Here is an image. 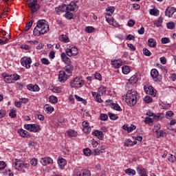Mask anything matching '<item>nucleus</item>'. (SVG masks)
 Wrapping results in <instances>:
<instances>
[{"label": "nucleus", "instance_id": "1", "mask_svg": "<svg viewBox=\"0 0 176 176\" xmlns=\"http://www.w3.org/2000/svg\"><path fill=\"white\" fill-rule=\"evenodd\" d=\"M137 91L131 89L126 92V102L129 107H134L137 104Z\"/></svg>", "mask_w": 176, "mask_h": 176}, {"label": "nucleus", "instance_id": "2", "mask_svg": "<svg viewBox=\"0 0 176 176\" xmlns=\"http://www.w3.org/2000/svg\"><path fill=\"white\" fill-rule=\"evenodd\" d=\"M37 28H40L42 35H45V34L49 32V25H47L46 20H38L37 21Z\"/></svg>", "mask_w": 176, "mask_h": 176}, {"label": "nucleus", "instance_id": "3", "mask_svg": "<svg viewBox=\"0 0 176 176\" xmlns=\"http://www.w3.org/2000/svg\"><path fill=\"white\" fill-rule=\"evenodd\" d=\"M36 2H38V0L28 1V6L30 8L32 14H34V13L39 10V5H38Z\"/></svg>", "mask_w": 176, "mask_h": 176}, {"label": "nucleus", "instance_id": "4", "mask_svg": "<svg viewBox=\"0 0 176 176\" xmlns=\"http://www.w3.org/2000/svg\"><path fill=\"white\" fill-rule=\"evenodd\" d=\"M24 127L31 133H38L41 131V126L36 124H26L24 125Z\"/></svg>", "mask_w": 176, "mask_h": 176}, {"label": "nucleus", "instance_id": "5", "mask_svg": "<svg viewBox=\"0 0 176 176\" xmlns=\"http://www.w3.org/2000/svg\"><path fill=\"white\" fill-rule=\"evenodd\" d=\"M83 80L80 77H76L73 80H72L70 85L72 87H82L84 85Z\"/></svg>", "mask_w": 176, "mask_h": 176}, {"label": "nucleus", "instance_id": "6", "mask_svg": "<svg viewBox=\"0 0 176 176\" xmlns=\"http://www.w3.org/2000/svg\"><path fill=\"white\" fill-rule=\"evenodd\" d=\"M32 63V59L31 58L25 56L21 59V64L22 67H25L27 69L31 68V64Z\"/></svg>", "mask_w": 176, "mask_h": 176}, {"label": "nucleus", "instance_id": "7", "mask_svg": "<svg viewBox=\"0 0 176 176\" xmlns=\"http://www.w3.org/2000/svg\"><path fill=\"white\" fill-rule=\"evenodd\" d=\"M66 54L69 57H72V56H78L79 52L78 51V48L76 47L67 46L65 50Z\"/></svg>", "mask_w": 176, "mask_h": 176}, {"label": "nucleus", "instance_id": "8", "mask_svg": "<svg viewBox=\"0 0 176 176\" xmlns=\"http://www.w3.org/2000/svg\"><path fill=\"white\" fill-rule=\"evenodd\" d=\"M14 167L16 170H18L19 171H21L23 168H28V167H30V164H24L22 161H19L16 160Z\"/></svg>", "mask_w": 176, "mask_h": 176}, {"label": "nucleus", "instance_id": "9", "mask_svg": "<svg viewBox=\"0 0 176 176\" xmlns=\"http://www.w3.org/2000/svg\"><path fill=\"white\" fill-rule=\"evenodd\" d=\"M69 78H70L69 74H67V73H65V72L64 70H61L59 72L58 80L61 83L65 82V81L67 79H69Z\"/></svg>", "mask_w": 176, "mask_h": 176}, {"label": "nucleus", "instance_id": "10", "mask_svg": "<svg viewBox=\"0 0 176 176\" xmlns=\"http://www.w3.org/2000/svg\"><path fill=\"white\" fill-rule=\"evenodd\" d=\"M109 101L110 105H111V108L113 109H115V111H118V112H122V108L118 104L113 103V101L112 100H107L105 101V105L106 107H108L109 104H108V102Z\"/></svg>", "mask_w": 176, "mask_h": 176}, {"label": "nucleus", "instance_id": "11", "mask_svg": "<svg viewBox=\"0 0 176 176\" xmlns=\"http://www.w3.org/2000/svg\"><path fill=\"white\" fill-rule=\"evenodd\" d=\"M144 90L146 94H149L150 96H156V92H155V89L151 85H145Z\"/></svg>", "mask_w": 176, "mask_h": 176}, {"label": "nucleus", "instance_id": "12", "mask_svg": "<svg viewBox=\"0 0 176 176\" xmlns=\"http://www.w3.org/2000/svg\"><path fill=\"white\" fill-rule=\"evenodd\" d=\"M106 21H107L110 25H113V27H116V28L120 27L119 22H117L116 20L112 17L106 16Z\"/></svg>", "mask_w": 176, "mask_h": 176}, {"label": "nucleus", "instance_id": "13", "mask_svg": "<svg viewBox=\"0 0 176 176\" xmlns=\"http://www.w3.org/2000/svg\"><path fill=\"white\" fill-rule=\"evenodd\" d=\"M176 12V8L175 7H167L166 11H165V14L168 17H173V15L174 13Z\"/></svg>", "mask_w": 176, "mask_h": 176}, {"label": "nucleus", "instance_id": "14", "mask_svg": "<svg viewBox=\"0 0 176 176\" xmlns=\"http://www.w3.org/2000/svg\"><path fill=\"white\" fill-rule=\"evenodd\" d=\"M18 133L21 135V137H23V138H31V134L28 131H27L23 129H19Z\"/></svg>", "mask_w": 176, "mask_h": 176}, {"label": "nucleus", "instance_id": "15", "mask_svg": "<svg viewBox=\"0 0 176 176\" xmlns=\"http://www.w3.org/2000/svg\"><path fill=\"white\" fill-rule=\"evenodd\" d=\"M151 76L154 79L155 82H159V72L156 69H153L151 71Z\"/></svg>", "mask_w": 176, "mask_h": 176}, {"label": "nucleus", "instance_id": "16", "mask_svg": "<svg viewBox=\"0 0 176 176\" xmlns=\"http://www.w3.org/2000/svg\"><path fill=\"white\" fill-rule=\"evenodd\" d=\"M28 90H30V91H39L41 90V88H39V86L38 85H33L32 84H29L27 85Z\"/></svg>", "mask_w": 176, "mask_h": 176}, {"label": "nucleus", "instance_id": "17", "mask_svg": "<svg viewBox=\"0 0 176 176\" xmlns=\"http://www.w3.org/2000/svg\"><path fill=\"white\" fill-rule=\"evenodd\" d=\"M41 163L43 166H46L47 164H53V160L50 157L41 158Z\"/></svg>", "mask_w": 176, "mask_h": 176}, {"label": "nucleus", "instance_id": "18", "mask_svg": "<svg viewBox=\"0 0 176 176\" xmlns=\"http://www.w3.org/2000/svg\"><path fill=\"white\" fill-rule=\"evenodd\" d=\"M106 11L107 12L105 14V19H107V17H112L111 16L115 12V7H108L106 8Z\"/></svg>", "mask_w": 176, "mask_h": 176}, {"label": "nucleus", "instance_id": "19", "mask_svg": "<svg viewBox=\"0 0 176 176\" xmlns=\"http://www.w3.org/2000/svg\"><path fill=\"white\" fill-rule=\"evenodd\" d=\"M72 71H74V66L72 65H67L64 67V72L67 75H69V76H71Z\"/></svg>", "mask_w": 176, "mask_h": 176}, {"label": "nucleus", "instance_id": "20", "mask_svg": "<svg viewBox=\"0 0 176 176\" xmlns=\"http://www.w3.org/2000/svg\"><path fill=\"white\" fill-rule=\"evenodd\" d=\"M92 135H95V137H97L101 141L104 140V133H102V131L96 130L94 132H92Z\"/></svg>", "mask_w": 176, "mask_h": 176}, {"label": "nucleus", "instance_id": "21", "mask_svg": "<svg viewBox=\"0 0 176 176\" xmlns=\"http://www.w3.org/2000/svg\"><path fill=\"white\" fill-rule=\"evenodd\" d=\"M76 9H78V5L74 2H72L70 3V5L67 6V10H69V12H74Z\"/></svg>", "mask_w": 176, "mask_h": 176}, {"label": "nucleus", "instance_id": "22", "mask_svg": "<svg viewBox=\"0 0 176 176\" xmlns=\"http://www.w3.org/2000/svg\"><path fill=\"white\" fill-rule=\"evenodd\" d=\"M3 80L6 83H13V78H12V75L9 76V74H3Z\"/></svg>", "mask_w": 176, "mask_h": 176}, {"label": "nucleus", "instance_id": "23", "mask_svg": "<svg viewBox=\"0 0 176 176\" xmlns=\"http://www.w3.org/2000/svg\"><path fill=\"white\" fill-rule=\"evenodd\" d=\"M55 12L60 13V12H67V5L64 4L55 8Z\"/></svg>", "mask_w": 176, "mask_h": 176}, {"label": "nucleus", "instance_id": "24", "mask_svg": "<svg viewBox=\"0 0 176 176\" xmlns=\"http://www.w3.org/2000/svg\"><path fill=\"white\" fill-rule=\"evenodd\" d=\"M93 97H94L95 101L97 102H102V100L101 99V95L98 94L97 92H91Z\"/></svg>", "mask_w": 176, "mask_h": 176}, {"label": "nucleus", "instance_id": "25", "mask_svg": "<svg viewBox=\"0 0 176 176\" xmlns=\"http://www.w3.org/2000/svg\"><path fill=\"white\" fill-rule=\"evenodd\" d=\"M58 164L60 168H64V167H65V166L67 165V161L64 158H60L58 160Z\"/></svg>", "mask_w": 176, "mask_h": 176}, {"label": "nucleus", "instance_id": "26", "mask_svg": "<svg viewBox=\"0 0 176 176\" xmlns=\"http://www.w3.org/2000/svg\"><path fill=\"white\" fill-rule=\"evenodd\" d=\"M137 172L140 176H148V173H146V170L144 168H137Z\"/></svg>", "mask_w": 176, "mask_h": 176}, {"label": "nucleus", "instance_id": "27", "mask_svg": "<svg viewBox=\"0 0 176 176\" xmlns=\"http://www.w3.org/2000/svg\"><path fill=\"white\" fill-rule=\"evenodd\" d=\"M33 34L34 36H41V35H42V32L41 31V28H38V24L34 29Z\"/></svg>", "mask_w": 176, "mask_h": 176}, {"label": "nucleus", "instance_id": "28", "mask_svg": "<svg viewBox=\"0 0 176 176\" xmlns=\"http://www.w3.org/2000/svg\"><path fill=\"white\" fill-rule=\"evenodd\" d=\"M111 65L116 69L120 68V67H122V63L119 62L118 60H111Z\"/></svg>", "mask_w": 176, "mask_h": 176}, {"label": "nucleus", "instance_id": "29", "mask_svg": "<svg viewBox=\"0 0 176 176\" xmlns=\"http://www.w3.org/2000/svg\"><path fill=\"white\" fill-rule=\"evenodd\" d=\"M59 41H61L65 43H68V42H69V38H68V36L65 34H62L59 36Z\"/></svg>", "mask_w": 176, "mask_h": 176}, {"label": "nucleus", "instance_id": "30", "mask_svg": "<svg viewBox=\"0 0 176 176\" xmlns=\"http://www.w3.org/2000/svg\"><path fill=\"white\" fill-rule=\"evenodd\" d=\"M147 45H148V46H149V47H155V46H156V40H155L153 38H149L148 40Z\"/></svg>", "mask_w": 176, "mask_h": 176}, {"label": "nucleus", "instance_id": "31", "mask_svg": "<svg viewBox=\"0 0 176 176\" xmlns=\"http://www.w3.org/2000/svg\"><path fill=\"white\" fill-rule=\"evenodd\" d=\"M125 173H126L127 175H129V176H134L135 175L136 172H135V170L129 168L125 170Z\"/></svg>", "mask_w": 176, "mask_h": 176}, {"label": "nucleus", "instance_id": "32", "mask_svg": "<svg viewBox=\"0 0 176 176\" xmlns=\"http://www.w3.org/2000/svg\"><path fill=\"white\" fill-rule=\"evenodd\" d=\"M154 24L156 27H162V24H163V17H159L157 20L154 22Z\"/></svg>", "mask_w": 176, "mask_h": 176}, {"label": "nucleus", "instance_id": "33", "mask_svg": "<svg viewBox=\"0 0 176 176\" xmlns=\"http://www.w3.org/2000/svg\"><path fill=\"white\" fill-rule=\"evenodd\" d=\"M98 94H100V96H105V94H107V87H100L98 89Z\"/></svg>", "mask_w": 176, "mask_h": 176}, {"label": "nucleus", "instance_id": "34", "mask_svg": "<svg viewBox=\"0 0 176 176\" xmlns=\"http://www.w3.org/2000/svg\"><path fill=\"white\" fill-rule=\"evenodd\" d=\"M138 81V78H137L135 76H132L129 79V82L131 85H135V83H137Z\"/></svg>", "mask_w": 176, "mask_h": 176}, {"label": "nucleus", "instance_id": "35", "mask_svg": "<svg viewBox=\"0 0 176 176\" xmlns=\"http://www.w3.org/2000/svg\"><path fill=\"white\" fill-rule=\"evenodd\" d=\"M108 115H109V119H111V120H118V119H119V116H118L117 114L109 112Z\"/></svg>", "mask_w": 176, "mask_h": 176}, {"label": "nucleus", "instance_id": "36", "mask_svg": "<svg viewBox=\"0 0 176 176\" xmlns=\"http://www.w3.org/2000/svg\"><path fill=\"white\" fill-rule=\"evenodd\" d=\"M163 118H164V113H157V115H154L153 119L154 120H160V119H163Z\"/></svg>", "mask_w": 176, "mask_h": 176}, {"label": "nucleus", "instance_id": "37", "mask_svg": "<svg viewBox=\"0 0 176 176\" xmlns=\"http://www.w3.org/2000/svg\"><path fill=\"white\" fill-rule=\"evenodd\" d=\"M122 74H124V75H127L130 72V67L127 65L123 66L122 67Z\"/></svg>", "mask_w": 176, "mask_h": 176}, {"label": "nucleus", "instance_id": "38", "mask_svg": "<svg viewBox=\"0 0 176 176\" xmlns=\"http://www.w3.org/2000/svg\"><path fill=\"white\" fill-rule=\"evenodd\" d=\"M44 109L45 111H46V112H50V113H52V112L54 111V108L53 107L49 106V104H45L44 107Z\"/></svg>", "mask_w": 176, "mask_h": 176}, {"label": "nucleus", "instance_id": "39", "mask_svg": "<svg viewBox=\"0 0 176 176\" xmlns=\"http://www.w3.org/2000/svg\"><path fill=\"white\" fill-rule=\"evenodd\" d=\"M168 162H170V163H175L176 161V157L174 155L169 154L168 157Z\"/></svg>", "mask_w": 176, "mask_h": 176}, {"label": "nucleus", "instance_id": "40", "mask_svg": "<svg viewBox=\"0 0 176 176\" xmlns=\"http://www.w3.org/2000/svg\"><path fill=\"white\" fill-rule=\"evenodd\" d=\"M159 10L157 9H151L150 10V14H151L152 16H159Z\"/></svg>", "mask_w": 176, "mask_h": 176}, {"label": "nucleus", "instance_id": "41", "mask_svg": "<svg viewBox=\"0 0 176 176\" xmlns=\"http://www.w3.org/2000/svg\"><path fill=\"white\" fill-rule=\"evenodd\" d=\"M168 30H174L175 28V23L174 22H169L166 23Z\"/></svg>", "mask_w": 176, "mask_h": 176}, {"label": "nucleus", "instance_id": "42", "mask_svg": "<svg viewBox=\"0 0 176 176\" xmlns=\"http://www.w3.org/2000/svg\"><path fill=\"white\" fill-rule=\"evenodd\" d=\"M50 102H51L52 104H57V102H58V100L57 99V97L51 96H50Z\"/></svg>", "mask_w": 176, "mask_h": 176}, {"label": "nucleus", "instance_id": "43", "mask_svg": "<svg viewBox=\"0 0 176 176\" xmlns=\"http://www.w3.org/2000/svg\"><path fill=\"white\" fill-rule=\"evenodd\" d=\"M65 17L67 19V20H72V19H74V14L67 11L65 14Z\"/></svg>", "mask_w": 176, "mask_h": 176}, {"label": "nucleus", "instance_id": "44", "mask_svg": "<svg viewBox=\"0 0 176 176\" xmlns=\"http://www.w3.org/2000/svg\"><path fill=\"white\" fill-rule=\"evenodd\" d=\"M76 100H77V101H80L82 102V104H84V105H86L87 104V102L86 101V100L82 99V98H80L79 96L78 95H75L74 96Z\"/></svg>", "mask_w": 176, "mask_h": 176}, {"label": "nucleus", "instance_id": "45", "mask_svg": "<svg viewBox=\"0 0 176 176\" xmlns=\"http://www.w3.org/2000/svg\"><path fill=\"white\" fill-rule=\"evenodd\" d=\"M173 116H174V112L173 111H168L166 113V119H172Z\"/></svg>", "mask_w": 176, "mask_h": 176}, {"label": "nucleus", "instance_id": "46", "mask_svg": "<svg viewBox=\"0 0 176 176\" xmlns=\"http://www.w3.org/2000/svg\"><path fill=\"white\" fill-rule=\"evenodd\" d=\"M143 54H144V56H146L147 57H151V56L152 55L151 51H149V50L146 48L143 49Z\"/></svg>", "mask_w": 176, "mask_h": 176}, {"label": "nucleus", "instance_id": "47", "mask_svg": "<svg viewBox=\"0 0 176 176\" xmlns=\"http://www.w3.org/2000/svg\"><path fill=\"white\" fill-rule=\"evenodd\" d=\"M152 97L149 96H146L144 98V102H146V104H149L151 102H152Z\"/></svg>", "mask_w": 176, "mask_h": 176}, {"label": "nucleus", "instance_id": "48", "mask_svg": "<svg viewBox=\"0 0 176 176\" xmlns=\"http://www.w3.org/2000/svg\"><path fill=\"white\" fill-rule=\"evenodd\" d=\"M155 133L157 134V138H160V137H163L165 134L164 131H155Z\"/></svg>", "mask_w": 176, "mask_h": 176}, {"label": "nucleus", "instance_id": "49", "mask_svg": "<svg viewBox=\"0 0 176 176\" xmlns=\"http://www.w3.org/2000/svg\"><path fill=\"white\" fill-rule=\"evenodd\" d=\"M16 116H17V114H16V110L11 109L9 113V117L13 118H16Z\"/></svg>", "mask_w": 176, "mask_h": 176}, {"label": "nucleus", "instance_id": "50", "mask_svg": "<svg viewBox=\"0 0 176 176\" xmlns=\"http://www.w3.org/2000/svg\"><path fill=\"white\" fill-rule=\"evenodd\" d=\"M41 61L42 64H44V65H50V61H49V59L46 58H43L41 59Z\"/></svg>", "mask_w": 176, "mask_h": 176}, {"label": "nucleus", "instance_id": "51", "mask_svg": "<svg viewBox=\"0 0 176 176\" xmlns=\"http://www.w3.org/2000/svg\"><path fill=\"white\" fill-rule=\"evenodd\" d=\"M68 134L70 137H76V135H78V132L74 130H69L68 131Z\"/></svg>", "mask_w": 176, "mask_h": 176}, {"label": "nucleus", "instance_id": "52", "mask_svg": "<svg viewBox=\"0 0 176 176\" xmlns=\"http://www.w3.org/2000/svg\"><path fill=\"white\" fill-rule=\"evenodd\" d=\"M83 153L85 156H90V155H91V151L90 148H84Z\"/></svg>", "mask_w": 176, "mask_h": 176}, {"label": "nucleus", "instance_id": "53", "mask_svg": "<svg viewBox=\"0 0 176 176\" xmlns=\"http://www.w3.org/2000/svg\"><path fill=\"white\" fill-rule=\"evenodd\" d=\"M153 118H148L146 117L145 120H144V123H146V124H151V123H153Z\"/></svg>", "mask_w": 176, "mask_h": 176}, {"label": "nucleus", "instance_id": "54", "mask_svg": "<svg viewBox=\"0 0 176 176\" xmlns=\"http://www.w3.org/2000/svg\"><path fill=\"white\" fill-rule=\"evenodd\" d=\"M33 21H30L29 23H26V25L25 27V31H29V30L32 27Z\"/></svg>", "mask_w": 176, "mask_h": 176}, {"label": "nucleus", "instance_id": "55", "mask_svg": "<svg viewBox=\"0 0 176 176\" xmlns=\"http://www.w3.org/2000/svg\"><path fill=\"white\" fill-rule=\"evenodd\" d=\"M161 42L163 45H166V43H170V41L169 38L164 37L161 39Z\"/></svg>", "mask_w": 176, "mask_h": 176}, {"label": "nucleus", "instance_id": "56", "mask_svg": "<svg viewBox=\"0 0 176 176\" xmlns=\"http://www.w3.org/2000/svg\"><path fill=\"white\" fill-rule=\"evenodd\" d=\"M30 164L33 167H35L38 164V160L36 158H33L30 160Z\"/></svg>", "mask_w": 176, "mask_h": 176}, {"label": "nucleus", "instance_id": "57", "mask_svg": "<svg viewBox=\"0 0 176 176\" xmlns=\"http://www.w3.org/2000/svg\"><path fill=\"white\" fill-rule=\"evenodd\" d=\"M10 39V34H9L8 38H6L5 40L0 39V45H6V43H8V42H9Z\"/></svg>", "mask_w": 176, "mask_h": 176}, {"label": "nucleus", "instance_id": "58", "mask_svg": "<svg viewBox=\"0 0 176 176\" xmlns=\"http://www.w3.org/2000/svg\"><path fill=\"white\" fill-rule=\"evenodd\" d=\"M6 168V162L3 161H0V171H2V170H5Z\"/></svg>", "mask_w": 176, "mask_h": 176}, {"label": "nucleus", "instance_id": "59", "mask_svg": "<svg viewBox=\"0 0 176 176\" xmlns=\"http://www.w3.org/2000/svg\"><path fill=\"white\" fill-rule=\"evenodd\" d=\"M100 118V120H103L104 122H105V120H108V115L105 113H101Z\"/></svg>", "mask_w": 176, "mask_h": 176}, {"label": "nucleus", "instance_id": "60", "mask_svg": "<svg viewBox=\"0 0 176 176\" xmlns=\"http://www.w3.org/2000/svg\"><path fill=\"white\" fill-rule=\"evenodd\" d=\"M123 130H126L127 131V133H131L132 129H131V126H128L127 125L124 124L122 126Z\"/></svg>", "mask_w": 176, "mask_h": 176}, {"label": "nucleus", "instance_id": "61", "mask_svg": "<svg viewBox=\"0 0 176 176\" xmlns=\"http://www.w3.org/2000/svg\"><path fill=\"white\" fill-rule=\"evenodd\" d=\"M85 31L88 34H90V33L93 32V31H94V28H93V26H88L85 28Z\"/></svg>", "mask_w": 176, "mask_h": 176}, {"label": "nucleus", "instance_id": "62", "mask_svg": "<svg viewBox=\"0 0 176 176\" xmlns=\"http://www.w3.org/2000/svg\"><path fill=\"white\" fill-rule=\"evenodd\" d=\"M135 25V21L134 19H130L128 21L129 27H134Z\"/></svg>", "mask_w": 176, "mask_h": 176}, {"label": "nucleus", "instance_id": "63", "mask_svg": "<svg viewBox=\"0 0 176 176\" xmlns=\"http://www.w3.org/2000/svg\"><path fill=\"white\" fill-rule=\"evenodd\" d=\"M53 93H61V88L58 87H54L52 89Z\"/></svg>", "mask_w": 176, "mask_h": 176}, {"label": "nucleus", "instance_id": "64", "mask_svg": "<svg viewBox=\"0 0 176 176\" xmlns=\"http://www.w3.org/2000/svg\"><path fill=\"white\" fill-rule=\"evenodd\" d=\"M11 77L13 79V82L16 81V80H19V79H20V76H19L18 74H13L11 75Z\"/></svg>", "mask_w": 176, "mask_h": 176}]
</instances>
